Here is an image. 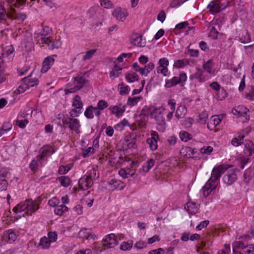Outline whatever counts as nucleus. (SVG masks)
Segmentation results:
<instances>
[{"label": "nucleus", "mask_w": 254, "mask_h": 254, "mask_svg": "<svg viewBox=\"0 0 254 254\" xmlns=\"http://www.w3.org/2000/svg\"><path fill=\"white\" fill-rule=\"evenodd\" d=\"M29 88L28 85L26 83L22 82V84L18 87L17 89V93L20 94L25 91L27 89Z\"/></svg>", "instance_id": "obj_53"}, {"label": "nucleus", "mask_w": 254, "mask_h": 254, "mask_svg": "<svg viewBox=\"0 0 254 254\" xmlns=\"http://www.w3.org/2000/svg\"><path fill=\"white\" fill-rule=\"evenodd\" d=\"M50 241L55 242L57 239V234L55 232H50L48 233Z\"/></svg>", "instance_id": "obj_60"}, {"label": "nucleus", "mask_w": 254, "mask_h": 254, "mask_svg": "<svg viewBox=\"0 0 254 254\" xmlns=\"http://www.w3.org/2000/svg\"><path fill=\"white\" fill-rule=\"evenodd\" d=\"M218 34L219 32L216 30L215 27L213 26L210 31L209 36L214 39H217L218 38Z\"/></svg>", "instance_id": "obj_49"}, {"label": "nucleus", "mask_w": 254, "mask_h": 254, "mask_svg": "<svg viewBox=\"0 0 254 254\" xmlns=\"http://www.w3.org/2000/svg\"><path fill=\"white\" fill-rule=\"evenodd\" d=\"M119 86L120 87V94L121 95L127 94L130 91V88L128 86H125L124 83H122L119 85Z\"/></svg>", "instance_id": "obj_40"}, {"label": "nucleus", "mask_w": 254, "mask_h": 254, "mask_svg": "<svg viewBox=\"0 0 254 254\" xmlns=\"http://www.w3.org/2000/svg\"><path fill=\"white\" fill-rule=\"evenodd\" d=\"M132 67L136 71H138L142 75L147 76V73H145V69L140 67L137 63H135L132 64Z\"/></svg>", "instance_id": "obj_44"}, {"label": "nucleus", "mask_w": 254, "mask_h": 254, "mask_svg": "<svg viewBox=\"0 0 254 254\" xmlns=\"http://www.w3.org/2000/svg\"><path fill=\"white\" fill-rule=\"evenodd\" d=\"M243 254H254V245H250L244 246Z\"/></svg>", "instance_id": "obj_39"}, {"label": "nucleus", "mask_w": 254, "mask_h": 254, "mask_svg": "<svg viewBox=\"0 0 254 254\" xmlns=\"http://www.w3.org/2000/svg\"><path fill=\"white\" fill-rule=\"evenodd\" d=\"M39 40L41 41V43L47 45L51 50L60 48L62 43L59 38L52 41L49 37H42Z\"/></svg>", "instance_id": "obj_6"}, {"label": "nucleus", "mask_w": 254, "mask_h": 254, "mask_svg": "<svg viewBox=\"0 0 254 254\" xmlns=\"http://www.w3.org/2000/svg\"><path fill=\"white\" fill-rule=\"evenodd\" d=\"M197 71L190 76L191 79H197L199 82H203L204 81V78L202 77L203 71L201 70L200 68L197 67L196 68Z\"/></svg>", "instance_id": "obj_21"}, {"label": "nucleus", "mask_w": 254, "mask_h": 254, "mask_svg": "<svg viewBox=\"0 0 254 254\" xmlns=\"http://www.w3.org/2000/svg\"><path fill=\"white\" fill-rule=\"evenodd\" d=\"M93 181L91 176H86L80 178L78 181L80 189L87 190L93 185Z\"/></svg>", "instance_id": "obj_7"}, {"label": "nucleus", "mask_w": 254, "mask_h": 254, "mask_svg": "<svg viewBox=\"0 0 254 254\" xmlns=\"http://www.w3.org/2000/svg\"><path fill=\"white\" fill-rule=\"evenodd\" d=\"M179 84V81L178 80V77L174 76L172 79L170 80H166V84L165 86L166 88H171L174 86L176 85Z\"/></svg>", "instance_id": "obj_29"}, {"label": "nucleus", "mask_w": 254, "mask_h": 254, "mask_svg": "<svg viewBox=\"0 0 254 254\" xmlns=\"http://www.w3.org/2000/svg\"><path fill=\"white\" fill-rule=\"evenodd\" d=\"M112 114H115L117 117H120V113H123L125 111V106H123L122 108H120L118 106H110L109 108Z\"/></svg>", "instance_id": "obj_19"}, {"label": "nucleus", "mask_w": 254, "mask_h": 254, "mask_svg": "<svg viewBox=\"0 0 254 254\" xmlns=\"http://www.w3.org/2000/svg\"><path fill=\"white\" fill-rule=\"evenodd\" d=\"M208 117V114L206 111H203L198 115L197 121L201 124H205Z\"/></svg>", "instance_id": "obj_32"}, {"label": "nucleus", "mask_w": 254, "mask_h": 254, "mask_svg": "<svg viewBox=\"0 0 254 254\" xmlns=\"http://www.w3.org/2000/svg\"><path fill=\"white\" fill-rule=\"evenodd\" d=\"M254 146V143L252 141L246 140L245 149H244L245 154L248 156H251L252 152L254 153V147L253 149L252 147Z\"/></svg>", "instance_id": "obj_18"}, {"label": "nucleus", "mask_w": 254, "mask_h": 254, "mask_svg": "<svg viewBox=\"0 0 254 254\" xmlns=\"http://www.w3.org/2000/svg\"><path fill=\"white\" fill-rule=\"evenodd\" d=\"M112 14L118 20L124 21L127 16V12L126 10H122L120 7H118L114 10Z\"/></svg>", "instance_id": "obj_9"}, {"label": "nucleus", "mask_w": 254, "mask_h": 254, "mask_svg": "<svg viewBox=\"0 0 254 254\" xmlns=\"http://www.w3.org/2000/svg\"><path fill=\"white\" fill-rule=\"evenodd\" d=\"M108 106V104L106 101L104 100H101L98 102L97 104V106L96 107L98 108L99 110H103L106 108H107Z\"/></svg>", "instance_id": "obj_46"}, {"label": "nucleus", "mask_w": 254, "mask_h": 254, "mask_svg": "<svg viewBox=\"0 0 254 254\" xmlns=\"http://www.w3.org/2000/svg\"><path fill=\"white\" fill-rule=\"evenodd\" d=\"M118 244L116 236L114 234H110L106 236L103 241V246L104 249L114 248Z\"/></svg>", "instance_id": "obj_5"}, {"label": "nucleus", "mask_w": 254, "mask_h": 254, "mask_svg": "<svg viewBox=\"0 0 254 254\" xmlns=\"http://www.w3.org/2000/svg\"><path fill=\"white\" fill-rule=\"evenodd\" d=\"M80 127L79 121L77 119L71 118V121L68 127L71 130L77 131Z\"/></svg>", "instance_id": "obj_20"}, {"label": "nucleus", "mask_w": 254, "mask_h": 254, "mask_svg": "<svg viewBox=\"0 0 254 254\" xmlns=\"http://www.w3.org/2000/svg\"><path fill=\"white\" fill-rule=\"evenodd\" d=\"M94 151V148L92 147H89L87 149L83 151L82 156L84 157H86L90 156Z\"/></svg>", "instance_id": "obj_50"}, {"label": "nucleus", "mask_w": 254, "mask_h": 254, "mask_svg": "<svg viewBox=\"0 0 254 254\" xmlns=\"http://www.w3.org/2000/svg\"><path fill=\"white\" fill-rule=\"evenodd\" d=\"M5 1L7 2L8 4L12 3L14 2V3L13 4V5L15 7H19L20 6L24 5L26 0H5Z\"/></svg>", "instance_id": "obj_34"}, {"label": "nucleus", "mask_w": 254, "mask_h": 254, "mask_svg": "<svg viewBox=\"0 0 254 254\" xmlns=\"http://www.w3.org/2000/svg\"><path fill=\"white\" fill-rule=\"evenodd\" d=\"M180 137L182 141L186 142L192 138V135L187 131H181L180 132Z\"/></svg>", "instance_id": "obj_36"}, {"label": "nucleus", "mask_w": 254, "mask_h": 254, "mask_svg": "<svg viewBox=\"0 0 254 254\" xmlns=\"http://www.w3.org/2000/svg\"><path fill=\"white\" fill-rule=\"evenodd\" d=\"M249 110L245 106H238L237 108L233 109L232 113L234 115H239L240 116L246 117Z\"/></svg>", "instance_id": "obj_17"}, {"label": "nucleus", "mask_w": 254, "mask_h": 254, "mask_svg": "<svg viewBox=\"0 0 254 254\" xmlns=\"http://www.w3.org/2000/svg\"><path fill=\"white\" fill-rule=\"evenodd\" d=\"M159 114H160L159 109L158 108H154L152 111H150V117L155 120H157V117Z\"/></svg>", "instance_id": "obj_48"}, {"label": "nucleus", "mask_w": 254, "mask_h": 254, "mask_svg": "<svg viewBox=\"0 0 254 254\" xmlns=\"http://www.w3.org/2000/svg\"><path fill=\"white\" fill-rule=\"evenodd\" d=\"M40 202L39 201H33L32 199H27L24 202L18 203L14 208L13 211L16 212H20L26 210L28 215L32 214L38 210Z\"/></svg>", "instance_id": "obj_2"}, {"label": "nucleus", "mask_w": 254, "mask_h": 254, "mask_svg": "<svg viewBox=\"0 0 254 254\" xmlns=\"http://www.w3.org/2000/svg\"><path fill=\"white\" fill-rule=\"evenodd\" d=\"M109 189L113 190L115 189L122 190L125 188V185L123 182L117 180H112L108 182Z\"/></svg>", "instance_id": "obj_11"}, {"label": "nucleus", "mask_w": 254, "mask_h": 254, "mask_svg": "<svg viewBox=\"0 0 254 254\" xmlns=\"http://www.w3.org/2000/svg\"><path fill=\"white\" fill-rule=\"evenodd\" d=\"M207 8L212 12H219L221 10V6L219 0H213L211 1L208 5Z\"/></svg>", "instance_id": "obj_13"}, {"label": "nucleus", "mask_w": 254, "mask_h": 254, "mask_svg": "<svg viewBox=\"0 0 254 254\" xmlns=\"http://www.w3.org/2000/svg\"><path fill=\"white\" fill-rule=\"evenodd\" d=\"M180 153L182 156L186 158H191L194 155V151L193 149L190 147L185 146L183 147L180 150Z\"/></svg>", "instance_id": "obj_16"}, {"label": "nucleus", "mask_w": 254, "mask_h": 254, "mask_svg": "<svg viewBox=\"0 0 254 254\" xmlns=\"http://www.w3.org/2000/svg\"><path fill=\"white\" fill-rule=\"evenodd\" d=\"M141 98H142L141 97H136L133 98L129 97L128 98L127 104L129 106H133L135 105Z\"/></svg>", "instance_id": "obj_43"}, {"label": "nucleus", "mask_w": 254, "mask_h": 254, "mask_svg": "<svg viewBox=\"0 0 254 254\" xmlns=\"http://www.w3.org/2000/svg\"><path fill=\"white\" fill-rule=\"evenodd\" d=\"M222 118L223 117L222 115L218 116H213L211 117L210 122L207 124L208 128L209 127V125L210 124H212L215 127L217 126L221 121Z\"/></svg>", "instance_id": "obj_25"}, {"label": "nucleus", "mask_w": 254, "mask_h": 254, "mask_svg": "<svg viewBox=\"0 0 254 254\" xmlns=\"http://www.w3.org/2000/svg\"><path fill=\"white\" fill-rule=\"evenodd\" d=\"M9 169L4 168L0 170V178H3L6 177L9 173Z\"/></svg>", "instance_id": "obj_59"}, {"label": "nucleus", "mask_w": 254, "mask_h": 254, "mask_svg": "<svg viewBox=\"0 0 254 254\" xmlns=\"http://www.w3.org/2000/svg\"><path fill=\"white\" fill-rule=\"evenodd\" d=\"M240 41L243 43H248L251 41L250 34L247 31L242 33L239 36Z\"/></svg>", "instance_id": "obj_33"}, {"label": "nucleus", "mask_w": 254, "mask_h": 254, "mask_svg": "<svg viewBox=\"0 0 254 254\" xmlns=\"http://www.w3.org/2000/svg\"><path fill=\"white\" fill-rule=\"evenodd\" d=\"M159 64L160 65L159 66L167 67V66L169 65V61L166 58H163L159 60Z\"/></svg>", "instance_id": "obj_56"}, {"label": "nucleus", "mask_w": 254, "mask_h": 254, "mask_svg": "<svg viewBox=\"0 0 254 254\" xmlns=\"http://www.w3.org/2000/svg\"><path fill=\"white\" fill-rule=\"evenodd\" d=\"M230 252V247L229 245H225L224 249L218 252V254H229Z\"/></svg>", "instance_id": "obj_64"}, {"label": "nucleus", "mask_w": 254, "mask_h": 254, "mask_svg": "<svg viewBox=\"0 0 254 254\" xmlns=\"http://www.w3.org/2000/svg\"><path fill=\"white\" fill-rule=\"evenodd\" d=\"M57 180H59L61 185L64 187H68L70 185L71 182L70 178L67 176L58 177L57 178Z\"/></svg>", "instance_id": "obj_27"}, {"label": "nucleus", "mask_w": 254, "mask_h": 254, "mask_svg": "<svg viewBox=\"0 0 254 254\" xmlns=\"http://www.w3.org/2000/svg\"><path fill=\"white\" fill-rule=\"evenodd\" d=\"M166 18V13L164 10H161L157 15L158 20L163 22Z\"/></svg>", "instance_id": "obj_62"}, {"label": "nucleus", "mask_w": 254, "mask_h": 254, "mask_svg": "<svg viewBox=\"0 0 254 254\" xmlns=\"http://www.w3.org/2000/svg\"><path fill=\"white\" fill-rule=\"evenodd\" d=\"M157 140L150 138L147 139V142L150 145V147L152 150H155L157 148Z\"/></svg>", "instance_id": "obj_45"}, {"label": "nucleus", "mask_w": 254, "mask_h": 254, "mask_svg": "<svg viewBox=\"0 0 254 254\" xmlns=\"http://www.w3.org/2000/svg\"><path fill=\"white\" fill-rule=\"evenodd\" d=\"M237 179V175L234 171L229 173L223 176V180L225 184L231 185L235 182Z\"/></svg>", "instance_id": "obj_12"}, {"label": "nucleus", "mask_w": 254, "mask_h": 254, "mask_svg": "<svg viewBox=\"0 0 254 254\" xmlns=\"http://www.w3.org/2000/svg\"><path fill=\"white\" fill-rule=\"evenodd\" d=\"M51 29L49 27H44L40 32L41 36L46 37L51 32Z\"/></svg>", "instance_id": "obj_63"}, {"label": "nucleus", "mask_w": 254, "mask_h": 254, "mask_svg": "<svg viewBox=\"0 0 254 254\" xmlns=\"http://www.w3.org/2000/svg\"><path fill=\"white\" fill-rule=\"evenodd\" d=\"M6 17L11 20L16 19L23 21L26 19V15L23 13H16L15 9L11 6L9 14L6 15L5 13H1L0 14V18L1 19H5Z\"/></svg>", "instance_id": "obj_3"}, {"label": "nucleus", "mask_w": 254, "mask_h": 254, "mask_svg": "<svg viewBox=\"0 0 254 254\" xmlns=\"http://www.w3.org/2000/svg\"><path fill=\"white\" fill-rule=\"evenodd\" d=\"M155 161L153 159H149L145 164L142 167V170L145 173L149 171V170L154 166Z\"/></svg>", "instance_id": "obj_28"}, {"label": "nucleus", "mask_w": 254, "mask_h": 254, "mask_svg": "<svg viewBox=\"0 0 254 254\" xmlns=\"http://www.w3.org/2000/svg\"><path fill=\"white\" fill-rule=\"evenodd\" d=\"M22 115H18V119L15 121L16 125L18 126L21 128H24L26 125L28 123V121L27 119L20 120L19 118H22Z\"/></svg>", "instance_id": "obj_30"}, {"label": "nucleus", "mask_w": 254, "mask_h": 254, "mask_svg": "<svg viewBox=\"0 0 254 254\" xmlns=\"http://www.w3.org/2000/svg\"><path fill=\"white\" fill-rule=\"evenodd\" d=\"M212 66V61L209 60L206 63L203 64V67L206 69L208 72H210L211 68Z\"/></svg>", "instance_id": "obj_54"}, {"label": "nucleus", "mask_w": 254, "mask_h": 254, "mask_svg": "<svg viewBox=\"0 0 254 254\" xmlns=\"http://www.w3.org/2000/svg\"><path fill=\"white\" fill-rule=\"evenodd\" d=\"M79 238H84L86 240H94L96 235L92 232L91 230L88 228H83L78 233Z\"/></svg>", "instance_id": "obj_8"}, {"label": "nucleus", "mask_w": 254, "mask_h": 254, "mask_svg": "<svg viewBox=\"0 0 254 254\" xmlns=\"http://www.w3.org/2000/svg\"><path fill=\"white\" fill-rule=\"evenodd\" d=\"M93 110L94 107L93 106H89L84 112L85 116L88 119H93L94 117Z\"/></svg>", "instance_id": "obj_37"}, {"label": "nucleus", "mask_w": 254, "mask_h": 254, "mask_svg": "<svg viewBox=\"0 0 254 254\" xmlns=\"http://www.w3.org/2000/svg\"><path fill=\"white\" fill-rule=\"evenodd\" d=\"M187 111V108L184 106H180L176 112V117L178 119L183 118Z\"/></svg>", "instance_id": "obj_22"}, {"label": "nucleus", "mask_w": 254, "mask_h": 254, "mask_svg": "<svg viewBox=\"0 0 254 254\" xmlns=\"http://www.w3.org/2000/svg\"><path fill=\"white\" fill-rule=\"evenodd\" d=\"M213 150V147L210 146H204L201 148V152L205 154H209Z\"/></svg>", "instance_id": "obj_58"}, {"label": "nucleus", "mask_w": 254, "mask_h": 254, "mask_svg": "<svg viewBox=\"0 0 254 254\" xmlns=\"http://www.w3.org/2000/svg\"><path fill=\"white\" fill-rule=\"evenodd\" d=\"M38 163L35 160H33L29 165V168L32 171H35L37 169Z\"/></svg>", "instance_id": "obj_61"}, {"label": "nucleus", "mask_w": 254, "mask_h": 254, "mask_svg": "<svg viewBox=\"0 0 254 254\" xmlns=\"http://www.w3.org/2000/svg\"><path fill=\"white\" fill-rule=\"evenodd\" d=\"M226 169L227 168L222 165L218 167H215L213 168L211 177L202 188L203 195L205 197L208 196L210 193L216 188L217 181L219 180L221 175L225 172Z\"/></svg>", "instance_id": "obj_1"}, {"label": "nucleus", "mask_w": 254, "mask_h": 254, "mask_svg": "<svg viewBox=\"0 0 254 254\" xmlns=\"http://www.w3.org/2000/svg\"><path fill=\"white\" fill-rule=\"evenodd\" d=\"M132 247L131 243L123 242L120 246V249L123 251H127L130 250Z\"/></svg>", "instance_id": "obj_51"}, {"label": "nucleus", "mask_w": 254, "mask_h": 254, "mask_svg": "<svg viewBox=\"0 0 254 254\" xmlns=\"http://www.w3.org/2000/svg\"><path fill=\"white\" fill-rule=\"evenodd\" d=\"M187 210L191 214H195L197 212L196 204L195 203L188 202Z\"/></svg>", "instance_id": "obj_35"}, {"label": "nucleus", "mask_w": 254, "mask_h": 254, "mask_svg": "<svg viewBox=\"0 0 254 254\" xmlns=\"http://www.w3.org/2000/svg\"><path fill=\"white\" fill-rule=\"evenodd\" d=\"M154 68V64L153 63H149L145 66L144 68L145 69V73H147V75Z\"/></svg>", "instance_id": "obj_55"}, {"label": "nucleus", "mask_w": 254, "mask_h": 254, "mask_svg": "<svg viewBox=\"0 0 254 254\" xmlns=\"http://www.w3.org/2000/svg\"><path fill=\"white\" fill-rule=\"evenodd\" d=\"M55 63V59L53 57L48 56L46 58L43 62V66L41 69V72L43 73L46 72L50 69Z\"/></svg>", "instance_id": "obj_10"}, {"label": "nucleus", "mask_w": 254, "mask_h": 254, "mask_svg": "<svg viewBox=\"0 0 254 254\" xmlns=\"http://www.w3.org/2000/svg\"><path fill=\"white\" fill-rule=\"evenodd\" d=\"M142 37L141 35H138L137 34H134L132 35L130 38V41L131 44L134 46H137L138 47H144V43L142 42Z\"/></svg>", "instance_id": "obj_14"}, {"label": "nucleus", "mask_w": 254, "mask_h": 254, "mask_svg": "<svg viewBox=\"0 0 254 254\" xmlns=\"http://www.w3.org/2000/svg\"><path fill=\"white\" fill-rule=\"evenodd\" d=\"M74 87L68 89L70 93L75 92L82 88L88 83V80L83 76L78 75L74 78Z\"/></svg>", "instance_id": "obj_4"}, {"label": "nucleus", "mask_w": 254, "mask_h": 254, "mask_svg": "<svg viewBox=\"0 0 254 254\" xmlns=\"http://www.w3.org/2000/svg\"><path fill=\"white\" fill-rule=\"evenodd\" d=\"M244 243L241 242H235L233 244L232 247H233V251L234 253H237L236 249L237 248H242V249L243 250V248L244 247Z\"/></svg>", "instance_id": "obj_47"}, {"label": "nucleus", "mask_w": 254, "mask_h": 254, "mask_svg": "<svg viewBox=\"0 0 254 254\" xmlns=\"http://www.w3.org/2000/svg\"><path fill=\"white\" fill-rule=\"evenodd\" d=\"M50 240L46 237H44L41 239L39 246L43 249H47L50 247Z\"/></svg>", "instance_id": "obj_31"}, {"label": "nucleus", "mask_w": 254, "mask_h": 254, "mask_svg": "<svg viewBox=\"0 0 254 254\" xmlns=\"http://www.w3.org/2000/svg\"><path fill=\"white\" fill-rule=\"evenodd\" d=\"M8 183L5 179L0 178V190H6Z\"/></svg>", "instance_id": "obj_52"}, {"label": "nucleus", "mask_w": 254, "mask_h": 254, "mask_svg": "<svg viewBox=\"0 0 254 254\" xmlns=\"http://www.w3.org/2000/svg\"><path fill=\"white\" fill-rule=\"evenodd\" d=\"M125 77L127 82L132 83L134 81H138L139 77L138 75L135 73H127L125 75Z\"/></svg>", "instance_id": "obj_24"}, {"label": "nucleus", "mask_w": 254, "mask_h": 254, "mask_svg": "<svg viewBox=\"0 0 254 254\" xmlns=\"http://www.w3.org/2000/svg\"><path fill=\"white\" fill-rule=\"evenodd\" d=\"M22 81L23 83H26L28 85L29 88L37 85L39 83L38 79L36 78H32L31 74L27 77L23 78L22 79Z\"/></svg>", "instance_id": "obj_15"}, {"label": "nucleus", "mask_w": 254, "mask_h": 254, "mask_svg": "<svg viewBox=\"0 0 254 254\" xmlns=\"http://www.w3.org/2000/svg\"><path fill=\"white\" fill-rule=\"evenodd\" d=\"M122 68L117 65H115L112 70L110 72V76L111 78H115L119 76L118 71L122 70Z\"/></svg>", "instance_id": "obj_41"}, {"label": "nucleus", "mask_w": 254, "mask_h": 254, "mask_svg": "<svg viewBox=\"0 0 254 254\" xmlns=\"http://www.w3.org/2000/svg\"><path fill=\"white\" fill-rule=\"evenodd\" d=\"M72 106L77 109L81 110L83 106L81 98L78 95H76L73 99Z\"/></svg>", "instance_id": "obj_23"}, {"label": "nucleus", "mask_w": 254, "mask_h": 254, "mask_svg": "<svg viewBox=\"0 0 254 254\" xmlns=\"http://www.w3.org/2000/svg\"><path fill=\"white\" fill-rule=\"evenodd\" d=\"M68 210V208L64 204L58 205L55 208L54 212L56 215H62L64 212Z\"/></svg>", "instance_id": "obj_26"}, {"label": "nucleus", "mask_w": 254, "mask_h": 254, "mask_svg": "<svg viewBox=\"0 0 254 254\" xmlns=\"http://www.w3.org/2000/svg\"><path fill=\"white\" fill-rule=\"evenodd\" d=\"M6 234H7V238L10 243L14 242L17 239V235L13 231L8 230Z\"/></svg>", "instance_id": "obj_38"}, {"label": "nucleus", "mask_w": 254, "mask_h": 254, "mask_svg": "<svg viewBox=\"0 0 254 254\" xmlns=\"http://www.w3.org/2000/svg\"><path fill=\"white\" fill-rule=\"evenodd\" d=\"M97 52V49H92L87 51L83 57L84 61H87L91 59L94 54Z\"/></svg>", "instance_id": "obj_42"}, {"label": "nucleus", "mask_w": 254, "mask_h": 254, "mask_svg": "<svg viewBox=\"0 0 254 254\" xmlns=\"http://www.w3.org/2000/svg\"><path fill=\"white\" fill-rule=\"evenodd\" d=\"M157 71L158 73H161L163 75L166 76L167 73L168 71V69L167 67H161V66H158L157 67Z\"/></svg>", "instance_id": "obj_57"}]
</instances>
